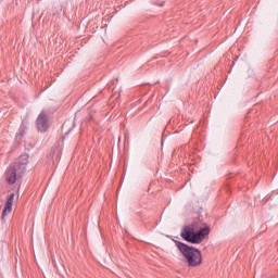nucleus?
Masks as SVG:
<instances>
[{
  "label": "nucleus",
  "mask_w": 278,
  "mask_h": 278,
  "mask_svg": "<svg viewBox=\"0 0 278 278\" xmlns=\"http://www.w3.org/2000/svg\"><path fill=\"white\" fill-rule=\"evenodd\" d=\"M210 236V227L206 226L202 228L200 231L195 232L192 226H185L180 237L186 242H191V244H201L205 238Z\"/></svg>",
  "instance_id": "nucleus-2"
},
{
  "label": "nucleus",
  "mask_w": 278,
  "mask_h": 278,
  "mask_svg": "<svg viewBox=\"0 0 278 278\" xmlns=\"http://www.w3.org/2000/svg\"><path fill=\"white\" fill-rule=\"evenodd\" d=\"M24 172H21L20 169H17L15 166L10 167L7 170V181L8 184H16V178L21 177V175H23Z\"/></svg>",
  "instance_id": "nucleus-4"
},
{
  "label": "nucleus",
  "mask_w": 278,
  "mask_h": 278,
  "mask_svg": "<svg viewBox=\"0 0 278 278\" xmlns=\"http://www.w3.org/2000/svg\"><path fill=\"white\" fill-rule=\"evenodd\" d=\"M174 242L181 255L187 261L188 266L197 268V266H201V264H203V255L201 254V250L189 247L188 244L177 240H174Z\"/></svg>",
  "instance_id": "nucleus-1"
},
{
  "label": "nucleus",
  "mask_w": 278,
  "mask_h": 278,
  "mask_svg": "<svg viewBox=\"0 0 278 278\" xmlns=\"http://www.w3.org/2000/svg\"><path fill=\"white\" fill-rule=\"evenodd\" d=\"M27 164H29V155L27 154H22L18 157L17 163L14 165V167L17 170H21V173H25V168L27 167Z\"/></svg>",
  "instance_id": "nucleus-5"
},
{
  "label": "nucleus",
  "mask_w": 278,
  "mask_h": 278,
  "mask_svg": "<svg viewBox=\"0 0 278 278\" xmlns=\"http://www.w3.org/2000/svg\"><path fill=\"white\" fill-rule=\"evenodd\" d=\"M36 125H37L38 131H40L41 134L49 131L50 123H49V115L47 114V112L42 111L38 115L36 119Z\"/></svg>",
  "instance_id": "nucleus-3"
},
{
  "label": "nucleus",
  "mask_w": 278,
  "mask_h": 278,
  "mask_svg": "<svg viewBox=\"0 0 278 278\" xmlns=\"http://www.w3.org/2000/svg\"><path fill=\"white\" fill-rule=\"evenodd\" d=\"M14 203V193H11L9 198L7 199V202L4 204V208L2 212V218H5L8 214L12 213V204Z\"/></svg>",
  "instance_id": "nucleus-6"
}]
</instances>
